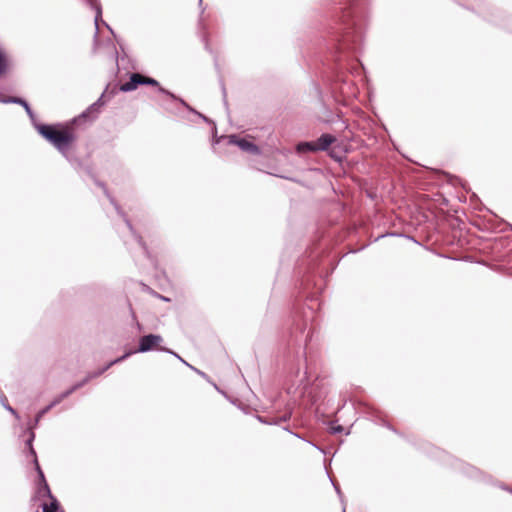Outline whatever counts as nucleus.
I'll list each match as a JSON object with an SVG mask.
<instances>
[{
	"label": "nucleus",
	"mask_w": 512,
	"mask_h": 512,
	"mask_svg": "<svg viewBox=\"0 0 512 512\" xmlns=\"http://www.w3.org/2000/svg\"><path fill=\"white\" fill-rule=\"evenodd\" d=\"M297 151L299 153H306V152H317L318 149L316 147L315 141L311 142H301L297 145Z\"/></svg>",
	"instance_id": "0eeeda50"
},
{
	"label": "nucleus",
	"mask_w": 512,
	"mask_h": 512,
	"mask_svg": "<svg viewBox=\"0 0 512 512\" xmlns=\"http://www.w3.org/2000/svg\"><path fill=\"white\" fill-rule=\"evenodd\" d=\"M40 476L44 479V474L40 471Z\"/></svg>",
	"instance_id": "9d476101"
},
{
	"label": "nucleus",
	"mask_w": 512,
	"mask_h": 512,
	"mask_svg": "<svg viewBox=\"0 0 512 512\" xmlns=\"http://www.w3.org/2000/svg\"><path fill=\"white\" fill-rule=\"evenodd\" d=\"M231 142L235 143L237 146H239L244 151L251 152L254 154L259 153V148L255 144H253L252 142H250L246 139H236L235 137H233L231 139Z\"/></svg>",
	"instance_id": "423d86ee"
},
{
	"label": "nucleus",
	"mask_w": 512,
	"mask_h": 512,
	"mask_svg": "<svg viewBox=\"0 0 512 512\" xmlns=\"http://www.w3.org/2000/svg\"><path fill=\"white\" fill-rule=\"evenodd\" d=\"M139 85H149V86L157 87L159 92L166 94L167 96L175 99L174 94L167 91L163 87H161L159 82L156 79L145 76L140 73L131 74L129 81L122 83L120 85L119 89L122 92H130V91L136 90Z\"/></svg>",
	"instance_id": "f03ea898"
},
{
	"label": "nucleus",
	"mask_w": 512,
	"mask_h": 512,
	"mask_svg": "<svg viewBox=\"0 0 512 512\" xmlns=\"http://www.w3.org/2000/svg\"><path fill=\"white\" fill-rule=\"evenodd\" d=\"M85 382H86V380L83 381L82 383H79V384H76L75 386H73L69 391H67L65 393V396L71 394L73 391H75L76 389L80 388Z\"/></svg>",
	"instance_id": "1a4fd4ad"
},
{
	"label": "nucleus",
	"mask_w": 512,
	"mask_h": 512,
	"mask_svg": "<svg viewBox=\"0 0 512 512\" xmlns=\"http://www.w3.org/2000/svg\"><path fill=\"white\" fill-rule=\"evenodd\" d=\"M162 340L163 339L160 335L149 334V335L143 336L140 339L138 351L139 352H147L152 349H160L159 345L162 342Z\"/></svg>",
	"instance_id": "7ed1b4c3"
},
{
	"label": "nucleus",
	"mask_w": 512,
	"mask_h": 512,
	"mask_svg": "<svg viewBox=\"0 0 512 512\" xmlns=\"http://www.w3.org/2000/svg\"><path fill=\"white\" fill-rule=\"evenodd\" d=\"M75 122L76 120L66 124H42L39 125L37 129L46 140L54 145L59 151L64 152L68 150L77 139Z\"/></svg>",
	"instance_id": "f257e3e1"
},
{
	"label": "nucleus",
	"mask_w": 512,
	"mask_h": 512,
	"mask_svg": "<svg viewBox=\"0 0 512 512\" xmlns=\"http://www.w3.org/2000/svg\"><path fill=\"white\" fill-rule=\"evenodd\" d=\"M336 141V138L331 134H323L316 141L318 151H326L331 144Z\"/></svg>",
	"instance_id": "39448f33"
},
{
	"label": "nucleus",
	"mask_w": 512,
	"mask_h": 512,
	"mask_svg": "<svg viewBox=\"0 0 512 512\" xmlns=\"http://www.w3.org/2000/svg\"><path fill=\"white\" fill-rule=\"evenodd\" d=\"M7 69V60L5 56L0 53V75L4 74Z\"/></svg>",
	"instance_id": "6e6552de"
},
{
	"label": "nucleus",
	"mask_w": 512,
	"mask_h": 512,
	"mask_svg": "<svg viewBox=\"0 0 512 512\" xmlns=\"http://www.w3.org/2000/svg\"><path fill=\"white\" fill-rule=\"evenodd\" d=\"M45 488L47 489V492H48V495L50 498V502L44 503L42 505L43 512H64V510L60 508V505H59L57 499L51 495V492L46 483H45Z\"/></svg>",
	"instance_id": "20e7f679"
}]
</instances>
